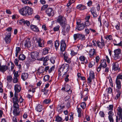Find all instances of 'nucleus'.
Wrapping results in <instances>:
<instances>
[{
  "label": "nucleus",
  "mask_w": 122,
  "mask_h": 122,
  "mask_svg": "<svg viewBox=\"0 0 122 122\" xmlns=\"http://www.w3.org/2000/svg\"><path fill=\"white\" fill-rule=\"evenodd\" d=\"M19 12L22 15L26 16L31 15L33 13L32 9L28 6L22 8L19 10Z\"/></svg>",
  "instance_id": "1"
},
{
  "label": "nucleus",
  "mask_w": 122,
  "mask_h": 122,
  "mask_svg": "<svg viewBox=\"0 0 122 122\" xmlns=\"http://www.w3.org/2000/svg\"><path fill=\"white\" fill-rule=\"evenodd\" d=\"M60 50L62 51V54H63L64 57V60H66L68 58V54L66 52H63L66 49V44L64 40H62L60 42Z\"/></svg>",
  "instance_id": "2"
},
{
  "label": "nucleus",
  "mask_w": 122,
  "mask_h": 122,
  "mask_svg": "<svg viewBox=\"0 0 122 122\" xmlns=\"http://www.w3.org/2000/svg\"><path fill=\"white\" fill-rule=\"evenodd\" d=\"M69 65L68 64H64L62 65L59 68V69L58 72L59 76H61V73L64 72V71H66L67 72L68 71Z\"/></svg>",
  "instance_id": "3"
},
{
  "label": "nucleus",
  "mask_w": 122,
  "mask_h": 122,
  "mask_svg": "<svg viewBox=\"0 0 122 122\" xmlns=\"http://www.w3.org/2000/svg\"><path fill=\"white\" fill-rule=\"evenodd\" d=\"M62 28V32L64 35H65L69 31L70 27L69 25L66 23L61 25Z\"/></svg>",
  "instance_id": "4"
},
{
  "label": "nucleus",
  "mask_w": 122,
  "mask_h": 122,
  "mask_svg": "<svg viewBox=\"0 0 122 122\" xmlns=\"http://www.w3.org/2000/svg\"><path fill=\"white\" fill-rule=\"evenodd\" d=\"M114 59L117 60L120 59L121 56V49H119L115 50L114 51Z\"/></svg>",
  "instance_id": "5"
},
{
  "label": "nucleus",
  "mask_w": 122,
  "mask_h": 122,
  "mask_svg": "<svg viewBox=\"0 0 122 122\" xmlns=\"http://www.w3.org/2000/svg\"><path fill=\"white\" fill-rule=\"evenodd\" d=\"M18 94H14V97L12 98V102L13 103V106H19L18 104L19 102V99L18 97Z\"/></svg>",
  "instance_id": "6"
},
{
  "label": "nucleus",
  "mask_w": 122,
  "mask_h": 122,
  "mask_svg": "<svg viewBox=\"0 0 122 122\" xmlns=\"http://www.w3.org/2000/svg\"><path fill=\"white\" fill-rule=\"evenodd\" d=\"M57 21L60 23L61 25H62L66 23H67L66 19L63 18L62 17L61 15L59 16L57 20Z\"/></svg>",
  "instance_id": "7"
},
{
  "label": "nucleus",
  "mask_w": 122,
  "mask_h": 122,
  "mask_svg": "<svg viewBox=\"0 0 122 122\" xmlns=\"http://www.w3.org/2000/svg\"><path fill=\"white\" fill-rule=\"evenodd\" d=\"M31 57L33 60H37L39 57V53L36 51L33 52L31 53Z\"/></svg>",
  "instance_id": "8"
},
{
  "label": "nucleus",
  "mask_w": 122,
  "mask_h": 122,
  "mask_svg": "<svg viewBox=\"0 0 122 122\" xmlns=\"http://www.w3.org/2000/svg\"><path fill=\"white\" fill-rule=\"evenodd\" d=\"M14 94H18V93L20 92L21 90L20 85L18 84H16L14 86Z\"/></svg>",
  "instance_id": "9"
},
{
  "label": "nucleus",
  "mask_w": 122,
  "mask_h": 122,
  "mask_svg": "<svg viewBox=\"0 0 122 122\" xmlns=\"http://www.w3.org/2000/svg\"><path fill=\"white\" fill-rule=\"evenodd\" d=\"M13 106L15 109H14L13 111V113L14 115L15 116H18L19 115L20 111L19 110V106Z\"/></svg>",
  "instance_id": "10"
},
{
  "label": "nucleus",
  "mask_w": 122,
  "mask_h": 122,
  "mask_svg": "<svg viewBox=\"0 0 122 122\" xmlns=\"http://www.w3.org/2000/svg\"><path fill=\"white\" fill-rule=\"evenodd\" d=\"M76 24L77 26L76 29L78 30L81 31L84 29L85 25L83 23H80L77 22Z\"/></svg>",
  "instance_id": "11"
},
{
  "label": "nucleus",
  "mask_w": 122,
  "mask_h": 122,
  "mask_svg": "<svg viewBox=\"0 0 122 122\" xmlns=\"http://www.w3.org/2000/svg\"><path fill=\"white\" fill-rule=\"evenodd\" d=\"M63 104L59 105L57 108L56 110L59 113H61L63 111V109L65 108V106L63 105Z\"/></svg>",
  "instance_id": "12"
},
{
  "label": "nucleus",
  "mask_w": 122,
  "mask_h": 122,
  "mask_svg": "<svg viewBox=\"0 0 122 122\" xmlns=\"http://www.w3.org/2000/svg\"><path fill=\"white\" fill-rule=\"evenodd\" d=\"M46 12L49 16H53L54 14V10L51 8H48L46 10Z\"/></svg>",
  "instance_id": "13"
},
{
  "label": "nucleus",
  "mask_w": 122,
  "mask_h": 122,
  "mask_svg": "<svg viewBox=\"0 0 122 122\" xmlns=\"http://www.w3.org/2000/svg\"><path fill=\"white\" fill-rule=\"evenodd\" d=\"M37 42L38 44V46L40 47H43L44 46V40L43 39L39 38L37 40Z\"/></svg>",
  "instance_id": "14"
},
{
  "label": "nucleus",
  "mask_w": 122,
  "mask_h": 122,
  "mask_svg": "<svg viewBox=\"0 0 122 122\" xmlns=\"http://www.w3.org/2000/svg\"><path fill=\"white\" fill-rule=\"evenodd\" d=\"M8 69V67L6 65L1 66V64L0 63V71L4 73Z\"/></svg>",
  "instance_id": "15"
},
{
  "label": "nucleus",
  "mask_w": 122,
  "mask_h": 122,
  "mask_svg": "<svg viewBox=\"0 0 122 122\" xmlns=\"http://www.w3.org/2000/svg\"><path fill=\"white\" fill-rule=\"evenodd\" d=\"M108 119L110 122H113L114 120L112 116L114 115V113L112 111H110L108 113Z\"/></svg>",
  "instance_id": "16"
},
{
  "label": "nucleus",
  "mask_w": 122,
  "mask_h": 122,
  "mask_svg": "<svg viewBox=\"0 0 122 122\" xmlns=\"http://www.w3.org/2000/svg\"><path fill=\"white\" fill-rule=\"evenodd\" d=\"M30 28L34 32H38L40 31L39 28L36 25H30Z\"/></svg>",
  "instance_id": "17"
},
{
  "label": "nucleus",
  "mask_w": 122,
  "mask_h": 122,
  "mask_svg": "<svg viewBox=\"0 0 122 122\" xmlns=\"http://www.w3.org/2000/svg\"><path fill=\"white\" fill-rule=\"evenodd\" d=\"M95 78V75L93 72L90 73V74L89 76L87 79L88 81V83L90 84L92 81V79H94Z\"/></svg>",
  "instance_id": "18"
},
{
  "label": "nucleus",
  "mask_w": 122,
  "mask_h": 122,
  "mask_svg": "<svg viewBox=\"0 0 122 122\" xmlns=\"http://www.w3.org/2000/svg\"><path fill=\"white\" fill-rule=\"evenodd\" d=\"M116 85V91H119L121 89V84L120 80H116L115 81Z\"/></svg>",
  "instance_id": "19"
},
{
  "label": "nucleus",
  "mask_w": 122,
  "mask_h": 122,
  "mask_svg": "<svg viewBox=\"0 0 122 122\" xmlns=\"http://www.w3.org/2000/svg\"><path fill=\"white\" fill-rule=\"evenodd\" d=\"M69 75L67 73V72H66L62 76L63 78H64L65 81L66 82H68L69 81V79L68 77Z\"/></svg>",
  "instance_id": "20"
},
{
  "label": "nucleus",
  "mask_w": 122,
  "mask_h": 122,
  "mask_svg": "<svg viewBox=\"0 0 122 122\" xmlns=\"http://www.w3.org/2000/svg\"><path fill=\"white\" fill-rule=\"evenodd\" d=\"M25 47L30 48L31 46V42L30 39H27L25 41Z\"/></svg>",
  "instance_id": "21"
},
{
  "label": "nucleus",
  "mask_w": 122,
  "mask_h": 122,
  "mask_svg": "<svg viewBox=\"0 0 122 122\" xmlns=\"http://www.w3.org/2000/svg\"><path fill=\"white\" fill-rule=\"evenodd\" d=\"M11 36L10 33H9V34H7L6 35L5 38V40L6 42L7 43H8L10 42V37Z\"/></svg>",
  "instance_id": "22"
},
{
  "label": "nucleus",
  "mask_w": 122,
  "mask_h": 122,
  "mask_svg": "<svg viewBox=\"0 0 122 122\" xmlns=\"http://www.w3.org/2000/svg\"><path fill=\"white\" fill-rule=\"evenodd\" d=\"M97 44L99 47L101 49H102L105 45L104 41H102L100 42L99 41H97Z\"/></svg>",
  "instance_id": "23"
},
{
  "label": "nucleus",
  "mask_w": 122,
  "mask_h": 122,
  "mask_svg": "<svg viewBox=\"0 0 122 122\" xmlns=\"http://www.w3.org/2000/svg\"><path fill=\"white\" fill-rule=\"evenodd\" d=\"M119 64L118 63L115 62L113 63L112 64V70H114V71H116L118 69H120V68L118 67Z\"/></svg>",
  "instance_id": "24"
},
{
  "label": "nucleus",
  "mask_w": 122,
  "mask_h": 122,
  "mask_svg": "<svg viewBox=\"0 0 122 122\" xmlns=\"http://www.w3.org/2000/svg\"><path fill=\"white\" fill-rule=\"evenodd\" d=\"M119 41L118 40H115L113 41L114 45L116 46H121L122 47V42L121 41H120V42H119L120 41L118 42Z\"/></svg>",
  "instance_id": "25"
},
{
  "label": "nucleus",
  "mask_w": 122,
  "mask_h": 122,
  "mask_svg": "<svg viewBox=\"0 0 122 122\" xmlns=\"http://www.w3.org/2000/svg\"><path fill=\"white\" fill-rule=\"evenodd\" d=\"M76 8L77 9H79L80 10H82L86 9V7L85 5H83L80 4L77 6Z\"/></svg>",
  "instance_id": "26"
},
{
  "label": "nucleus",
  "mask_w": 122,
  "mask_h": 122,
  "mask_svg": "<svg viewBox=\"0 0 122 122\" xmlns=\"http://www.w3.org/2000/svg\"><path fill=\"white\" fill-rule=\"evenodd\" d=\"M28 76L29 75L27 73H24L22 74L21 78L23 80L25 81L28 78Z\"/></svg>",
  "instance_id": "27"
},
{
  "label": "nucleus",
  "mask_w": 122,
  "mask_h": 122,
  "mask_svg": "<svg viewBox=\"0 0 122 122\" xmlns=\"http://www.w3.org/2000/svg\"><path fill=\"white\" fill-rule=\"evenodd\" d=\"M91 11L93 14V16L96 17H97V15L95 11V8L94 7H92L91 10Z\"/></svg>",
  "instance_id": "28"
},
{
  "label": "nucleus",
  "mask_w": 122,
  "mask_h": 122,
  "mask_svg": "<svg viewBox=\"0 0 122 122\" xmlns=\"http://www.w3.org/2000/svg\"><path fill=\"white\" fill-rule=\"evenodd\" d=\"M43 106L40 104L38 105L36 108V111L39 112H41L43 109Z\"/></svg>",
  "instance_id": "29"
},
{
  "label": "nucleus",
  "mask_w": 122,
  "mask_h": 122,
  "mask_svg": "<svg viewBox=\"0 0 122 122\" xmlns=\"http://www.w3.org/2000/svg\"><path fill=\"white\" fill-rule=\"evenodd\" d=\"M89 53L90 57L96 54V52L94 49H91L89 51Z\"/></svg>",
  "instance_id": "30"
},
{
  "label": "nucleus",
  "mask_w": 122,
  "mask_h": 122,
  "mask_svg": "<svg viewBox=\"0 0 122 122\" xmlns=\"http://www.w3.org/2000/svg\"><path fill=\"white\" fill-rule=\"evenodd\" d=\"M100 66L103 68L106 67L107 66V64L106 61L104 60H102Z\"/></svg>",
  "instance_id": "31"
},
{
  "label": "nucleus",
  "mask_w": 122,
  "mask_h": 122,
  "mask_svg": "<svg viewBox=\"0 0 122 122\" xmlns=\"http://www.w3.org/2000/svg\"><path fill=\"white\" fill-rule=\"evenodd\" d=\"M13 80V78L12 76L10 75L6 77V80L7 81V83L8 84L9 83H10Z\"/></svg>",
  "instance_id": "32"
},
{
  "label": "nucleus",
  "mask_w": 122,
  "mask_h": 122,
  "mask_svg": "<svg viewBox=\"0 0 122 122\" xmlns=\"http://www.w3.org/2000/svg\"><path fill=\"white\" fill-rule=\"evenodd\" d=\"M119 120L120 121V122H122V113L116 117V122H118Z\"/></svg>",
  "instance_id": "33"
},
{
  "label": "nucleus",
  "mask_w": 122,
  "mask_h": 122,
  "mask_svg": "<svg viewBox=\"0 0 122 122\" xmlns=\"http://www.w3.org/2000/svg\"><path fill=\"white\" fill-rule=\"evenodd\" d=\"M86 58L85 57L83 56H81L79 57V59L81 61H85V63H86L87 62V61L86 60L85 61L86 59Z\"/></svg>",
  "instance_id": "34"
},
{
  "label": "nucleus",
  "mask_w": 122,
  "mask_h": 122,
  "mask_svg": "<svg viewBox=\"0 0 122 122\" xmlns=\"http://www.w3.org/2000/svg\"><path fill=\"white\" fill-rule=\"evenodd\" d=\"M49 57L48 56H46L45 57H44L43 58V65H47L46 63L47 61L49 60Z\"/></svg>",
  "instance_id": "35"
},
{
  "label": "nucleus",
  "mask_w": 122,
  "mask_h": 122,
  "mask_svg": "<svg viewBox=\"0 0 122 122\" xmlns=\"http://www.w3.org/2000/svg\"><path fill=\"white\" fill-rule=\"evenodd\" d=\"M26 58L25 56L23 54H20L19 56V59L20 60H24Z\"/></svg>",
  "instance_id": "36"
},
{
  "label": "nucleus",
  "mask_w": 122,
  "mask_h": 122,
  "mask_svg": "<svg viewBox=\"0 0 122 122\" xmlns=\"http://www.w3.org/2000/svg\"><path fill=\"white\" fill-rule=\"evenodd\" d=\"M44 71V68L43 67L41 66L40 67L38 70V72L40 74L43 73Z\"/></svg>",
  "instance_id": "37"
},
{
  "label": "nucleus",
  "mask_w": 122,
  "mask_h": 122,
  "mask_svg": "<svg viewBox=\"0 0 122 122\" xmlns=\"http://www.w3.org/2000/svg\"><path fill=\"white\" fill-rule=\"evenodd\" d=\"M117 116H118L119 115L122 114V108L121 107H118L117 108Z\"/></svg>",
  "instance_id": "38"
},
{
  "label": "nucleus",
  "mask_w": 122,
  "mask_h": 122,
  "mask_svg": "<svg viewBox=\"0 0 122 122\" xmlns=\"http://www.w3.org/2000/svg\"><path fill=\"white\" fill-rule=\"evenodd\" d=\"M60 42L59 41H56L55 43V49L57 50L60 45Z\"/></svg>",
  "instance_id": "39"
},
{
  "label": "nucleus",
  "mask_w": 122,
  "mask_h": 122,
  "mask_svg": "<svg viewBox=\"0 0 122 122\" xmlns=\"http://www.w3.org/2000/svg\"><path fill=\"white\" fill-rule=\"evenodd\" d=\"M105 38L107 40L109 41H112L113 39L112 36L111 35H107L105 36Z\"/></svg>",
  "instance_id": "40"
},
{
  "label": "nucleus",
  "mask_w": 122,
  "mask_h": 122,
  "mask_svg": "<svg viewBox=\"0 0 122 122\" xmlns=\"http://www.w3.org/2000/svg\"><path fill=\"white\" fill-rule=\"evenodd\" d=\"M62 119L59 116H57L56 117L55 121L57 122H62Z\"/></svg>",
  "instance_id": "41"
},
{
  "label": "nucleus",
  "mask_w": 122,
  "mask_h": 122,
  "mask_svg": "<svg viewBox=\"0 0 122 122\" xmlns=\"http://www.w3.org/2000/svg\"><path fill=\"white\" fill-rule=\"evenodd\" d=\"M49 48L46 47L44 49L43 53L44 55L48 53V51L50 50Z\"/></svg>",
  "instance_id": "42"
},
{
  "label": "nucleus",
  "mask_w": 122,
  "mask_h": 122,
  "mask_svg": "<svg viewBox=\"0 0 122 122\" xmlns=\"http://www.w3.org/2000/svg\"><path fill=\"white\" fill-rule=\"evenodd\" d=\"M41 91L42 92H44V94L45 95H47L48 94V90L45 88H44L43 89H42Z\"/></svg>",
  "instance_id": "43"
},
{
  "label": "nucleus",
  "mask_w": 122,
  "mask_h": 122,
  "mask_svg": "<svg viewBox=\"0 0 122 122\" xmlns=\"http://www.w3.org/2000/svg\"><path fill=\"white\" fill-rule=\"evenodd\" d=\"M77 111L78 113V116L79 117H81V115H82V113L81 112V110L80 108H77Z\"/></svg>",
  "instance_id": "44"
},
{
  "label": "nucleus",
  "mask_w": 122,
  "mask_h": 122,
  "mask_svg": "<svg viewBox=\"0 0 122 122\" xmlns=\"http://www.w3.org/2000/svg\"><path fill=\"white\" fill-rule=\"evenodd\" d=\"M21 48L19 47H16V53H15V56L17 57L18 55L19 52L20 51Z\"/></svg>",
  "instance_id": "45"
},
{
  "label": "nucleus",
  "mask_w": 122,
  "mask_h": 122,
  "mask_svg": "<svg viewBox=\"0 0 122 122\" xmlns=\"http://www.w3.org/2000/svg\"><path fill=\"white\" fill-rule=\"evenodd\" d=\"M79 33L75 34L73 35V36L75 41H76L77 39H79Z\"/></svg>",
  "instance_id": "46"
},
{
  "label": "nucleus",
  "mask_w": 122,
  "mask_h": 122,
  "mask_svg": "<svg viewBox=\"0 0 122 122\" xmlns=\"http://www.w3.org/2000/svg\"><path fill=\"white\" fill-rule=\"evenodd\" d=\"M116 91L117 92V93L116 96V97H115V98L116 99H117L120 96L121 93V92L120 90H119V91Z\"/></svg>",
  "instance_id": "47"
},
{
  "label": "nucleus",
  "mask_w": 122,
  "mask_h": 122,
  "mask_svg": "<svg viewBox=\"0 0 122 122\" xmlns=\"http://www.w3.org/2000/svg\"><path fill=\"white\" fill-rule=\"evenodd\" d=\"M60 26L58 25H56L53 28V30L54 31H56L59 30Z\"/></svg>",
  "instance_id": "48"
},
{
  "label": "nucleus",
  "mask_w": 122,
  "mask_h": 122,
  "mask_svg": "<svg viewBox=\"0 0 122 122\" xmlns=\"http://www.w3.org/2000/svg\"><path fill=\"white\" fill-rule=\"evenodd\" d=\"M79 39L82 40H85L86 38L85 36L84 35L79 34Z\"/></svg>",
  "instance_id": "49"
},
{
  "label": "nucleus",
  "mask_w": 122,
  "mask_h": 122,
  "mask_svg": "<svg viewBox=\"0 0 122 122\" xmlns=\"http://www.w3.org/2000/svg\"><path fill=\"white\" fill-rule=\"evenodd\" d=\"M51 99H45L43 102V103L45 104H47L50 102Z\"/></svg>",
  "instance_id": "50"
},
{
  "label": "nucleus",
  "mask_w": 122,
  "mask_h": 122,
  "mask_svg": "<svg viewBox=\"0 0 122 122\" xmlns=\"http://www.w3.org/2000/svg\"><path fill=\"white\" fill-rule=\"evenodd\" d=\"M109 26V24L108 22L105 21L104 23L103 27L104 28H108Z\"/></svg>",
  "instance_id": "51"
},
{
  "label": "nucleus",
  "mask_w": 122,
  "mask_h": 122,
  "mask_svg": "<svg viewBox=\"0 0 122 122\" xmlns=\"http://www.w3.org/2000/svg\"><path fill=\"white\" fill-rule=\"evenodd\" d=\"M86 104L85 102H82L80 104L81 107L83 109H84L86 107Z\"/></svg>",
  "instance_id": "52"
},
{
  "label": "nucleus",
  "mask_w": 122,
  "mask_h": 122,
  "mask_svg": "<svg viewBox=\"0 0 122 122\" xmlns=\"http://www.w3.org/2000/svg\"><path fill=\"white\" fill-rule=\"evenodd\" d=\"M50 76L48 75H45L44 77V80L45 81H48L49 80V78Z\"/></svg>",
  "instance_id": "53"
},
{
  "label": "nucleus",
  "mask_w": 122,
  "mask_h": 122,
  "mask_svg": "<svg viewBox=\"0 0 122 122\" xmlns=\"http://www.w3.org/2000/svg\"><path fill=\"white\" fill-rule=\"evenodd\" d=\"M95 63L94 61H92L88 65L89 67L90 68L92 67L94 65Z\"/></svg>",
  "instance_id": "54"
},
{
  "label": "nucleus",
  "mask_w": 122,
  "mask_h": 122,
  "mask_svg": "<svg viewBox=\"0 0 122 122\" xmlns=\"http://www.w3.org/2000/svg\"><path fill=\"white\" fill-rule=\"evenodd\" d=\"M65 101H68L71 102V99H70V97L69 96H66L64 98Z\"/></svg>",
  "instance_id": "55"
},
{
  "label": "nucleus",
  "mask_w": 122,
  "mask_h": 122,
  "mask_svg": "<svg viewBox=\"0 0 122 122\" xmlns=\"http://www.w3.org/2000/svg\"><path fill=\"white\" fill-rule=\"evenodd\" d=\"M120 79H122V75L120 74L117 76L116 80H120Z\"/></svg>",
  "instance_id": "56"
},
{
  "label": "nucleus",
  "mask_w": 122,
  "mask_h": 122,
  "mask_svg": "<svg viewBox=\"0 0 122 122\" xmlns=\"http://www.w3.org/2000/svg\"><path fill=\"white\" fill-rule=\"evenodd\" d=\"M56 58L55 57H51L50 59V60L52 63L54 64L55 63Z\"/></svg>",
  "instance_id": "57"
},
{
  "label": "nucleus",
  "mask_w": 122,
  "mask_h": 122,
  "mask_svg": "<svg viewBox=\"0 0 122 122\" xmlns=\"http://www.w3.org/2000/svg\"><path fill=\"white\" fill-rule=\"evenodd\" d=\"M92 24V23L89 21H86L84 24V25H85L86 26H89Z\"/></svg>",
  "instance_id": "58"
},
{
  "label": "nucleus",
  "mask_w": 122,
  "mask_h": 122,
  "mask_svg": "<svg viewBox=\"0 0 122 122\" xmlns=\"http://www.w3.org/2000/svg\"><path fill=\"white\" fill-rule=\"evenodd\" d=\"M25 20L23 19H22L20 20L19 21V23L20 24H23L25 25Z\"/></svg>",
  "instance_id": "59"
},
{
  "label": "nucleus",
  "mask_w": 122,
  "mask_h": 122,
  "mask_svg": "<svg viewBox=\"0 0 122 122\" xmlns=\"http://www.w3.org/2000/svg\"><path fill=\"white\" fill-rule=\"evenodd\" d=\"M99 115L100 116L102 117H104L105 114L104 113V112L102 111H100V112L99 113Z\"/></svg>",
  "instance_id": "60"
},
{
  "label": "nucleus",
  "mask_w": 122,
  "mask_h": 122,
  "mask_svg": "<svg viewBox=\"0 0 122 122\" xmlns=\"http://www.w3.org/2000/svg\"><path fill=\"white\" fill-rule=\"evenodd\" d=\"M12 29V28L11 27H9L7 28L6 29V30L7 31V34H9V33H10V34H11V31Z\"/></svg>",
  "instance_id": "61"
},
{
  "label": "nucleus",
  "mask_w": 122,
  "mask_h": 122,
  "mask_svg": "<svg viewBox=\"0 0 122 122\" xmlns=\"http://www.w3.org/2000/svg\"><path fill=\"white\" fill-rule=\"evenodd\" d=\"M65 88L66 90L65 91H69V90L70 89V87L69 85H66L65 86Z\"/></svg>",
  "instance_id": "62"
},
{
  "label": "nucleus",
  "mask_w": 122,
  "mask_h": 122,
  "mask_svg": "<svg viewBox=\"0 0 122 122\" xmlns=\"http://www.w3.org/2000/svg\"><path fill=\"white\" fill-rule=\"evenodd\" d=\"M71 54L72 56H74L77 54V52H75L72 50H71Z\"/></svg>",
  "instance_id": "63"
},
{
  "label": "nucleus",
  "mask_w": 122,
  "mask_h": 122,
  "mask_svg": "<svg viewBox=\"0 0 122 122\" xmlns=\"http://www.w3.org/2000/svg\"><path fill=\"white\" fill-rule=\"evenodd\" d=\"M18 80L17 78L14 77L13 81V83H16L18 82Z\"/></svg>",
  "instance_id": "64"
}]
</instances>
